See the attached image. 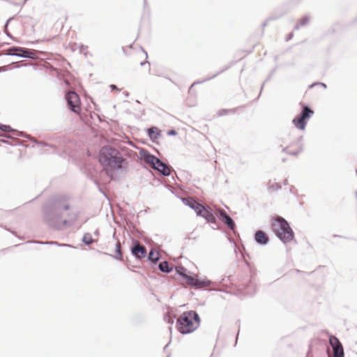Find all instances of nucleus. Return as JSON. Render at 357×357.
I'll list each match as a JSON object with an SVG mask.
<instances>
[{
	"label": "nucleus",
	"mask_w": 357,
	"mask_h": 357,
	"mask_svg": "<svg viewBox=\"0 0 357 357\" xmlns=\"http://www.w3.org/2000/svg\"><path fill=\"white\" fill-rule=\"evenodd\" d=\"M200 319L193 310L183 312L176 319V327L182 334H188L198 328Z\"/></svg>",
	"instance_id": "obj_1"
},
{
	"label": "nucleus",
	"mask_w": 357,
	"mask_h": 357,
	"mask_svg": "<svg viewBox=\"0 0 357 357\" xmlns=\"http://www.w3.org/2000/svg\"><path fill=\"white\" fill-rule=\"evenodd\" d=\"M271 229L275 234L284 243L293 241L294 233L287 221L280 216L271 218Z\"/></svg>",
	"instance_id": "obj_2"
},
{
	"label": "nucleus",
	"mask_w": 357,
	"mask_h": 357,
	"mask_svg": "<svg viewBox=\"0 0 357 357\" xmlns=\"http://www.w3.org/2000/svg\"><path fill=\"white\" fill-rule=\"evenodd\" d=\"M176 271L185 280L186 283L195 288H202L208 287L211 282L205 279H199L197 275H190L185 268L182 266H176Z\"/></svg>",
	"instance_id": "obj_3"
},
{
	"label": "nucleus",
	"mask_w": 357,
	"mask_h": 357,
	"mask_svg": "<svg viewBox=\"0 0 357 357\" xmlns=\"http://www.w3.org/2000/svg\"><path fill=\"white\" fill-rule=\"evenodd\" d=\"M6 56H15L20 58H27L35 60L38 58L33 50L25 47L13 46L5 51L3 53Z\"/></svg>",
	"instance_id": "obj_4"
},
{
	"label": "nucleus",
	"mask_w": 357,
	"mask_h": 357,
	"mask_svg": "<svg viewBox=\"0 0 357 357\" xmlns=\"http://www.w3.org/2000/svg\"><path fill=\"white\" fill-rule=\"evenodd\" d=\"M144 162L151 167L158 170L159 172L165 176L170 174L171 169L168 165L161 162L158 158H143Z\"/></svg>",
	"instance_id": "obj_5"
},
{
	"label": "nucleus",
	"mask_w": 357,
	"mask_h": 357,
	"mask_svg": "<svg viewBox=\"0 0 357 357\" xmlns=\"http://www.w3.org/2000/svg\"><path fill=\"white\" fill-rule=\"evenodd\" d=\"M66 100L68 108L75 113H79L80 109V99L74 91H69L66 94Z\"/></svg>",
	"instance_id": "obj_6"
},
{
	"label": "nucleus",
	"mask_w": 357,
	"mask_h": 357,
	"mask_svg": "<svg viewBox=\"0 0 357 357\" xmlns=\"http://www.w3.org/2000/svg\"><path fill=\"white\" fill-rule=\"evenodd\" d=\"M122 158H100V163L105 167L107 172L112 169H119L121 167Z\"/></svg>",
	"instance_id": "obj_7"
},
{
	"label": "nucleus",
	"mask_w": 357,
	"mask_h": 357,
	"mask_svg": "<svg viewBox=\"0 0 357 357\" xmlns=\"http://www.w3.org/2000/svg\"><path fill=\"white\" fill-rule=\"evenodd\" d=\"M329 343L333 348V357H344V349L340 340L333 335H330Z\"/></svg>",
	"instance_id": "obj_8"
},
{
	"label": "nucleus",
	"mask_w": 357,
	"mask_h": 357,
	"mask_svg": "<svg viewBox=\"0 0 357 357\" xmlns=\"http://www.w3.org/2000/svg\"><path fill=\"white\" fill-rule=\"evenodd\" d=\"M197 215L203 217L208 222L215 223L216 220L215 215L206 208L204 206H201L200 208L196 212Z\"/></svg>",
	"instance_id": "obj_9"
},
{
	"label": "nucleus",
	"mask_w": 357,
	"mask_h": 357,
	"mask_svg": "<svg viewBox=\"0 0 357 357\" xmlns=\"http://www.w3.org/2000/svg\"><path fill=\"white\" fill-rule=\"evenodd\" d=\"M216 214L220 216V218L227 225L229 229H234L235 223L234 220L230 218V216L227 215L225 210L218 208L216 210Z\"/></svg>",
	"instance_id": "obj_10"
},
{
	"label": "nucleus",
	"mask_w": 357,
	"mask_h": 357,
	"mask_svg": "<svg viewBox=\"0 0 357 357\" xmlns=\"http://www.w3.org/2000/svg\"><path fill=\"white\" fill-rule=\"evenodd\" d=\"M132 253L137 258L142 259L145 257L146 255V250L145 247L137 243L132 249Z\"/></svg>",
	"instance_id": "obj_11"
},
{
	"label": "nucleus",
	"mask_w": 357,
	"mask_h": 357,
	"mask_svg": "<svg viewBox=\"0 0 357 357\" xmlns=\"http://www.w3.org/2000/svg\"><path fill=\"white\" fill-rule=\"evenodd\" d=\"M119 152L116 149L109 146H104L99 153L98 156H118Z\"/></svg>",
	"instance_id": "obj_12"
},
{
	"label": "nucleus",
	"mask_w": 357,
	"mask_h": 357,
	"mask_svg": "<svg viewBox=\"0 0 357 357\" xmlns=\"http://www.w3.org/2000/svg\"><path fill=\"white\" fill-rule=\"evenodd\" d=\"M182 202L185 205L190 206L192 209L195 211V212L197 211L199 208H200V206L202 204H199L196 200H195L192 197H187V198H183Z\"/></svg>",
	"instance_id": "obj_13"
},
{
	"label": "nucleus",
	"mask_w": 357,
	"mask_h": 357,
	"mask_svg": "<svg viewBox=\"0 0 357 357\" xmlns=\"http://www.w3.org/2000/svg\"><path fill=\"white\" fill-rule=\"evenodd\" d=\"M314 114V111L307 105H304L302 107L301 113L298 114L300 117L307 121L311 116Z\"/></svg>",
	"instance_id": "obj_14"
},
{
	"label": "nucleus",
	"mask_w": 357,
	"mask_h": 357,
	"mask_svg": "<svg viewBox=\"0 0 357 357\" xmlns=\"http://www.w3.org/2000/svg\"><path fill=\"white\" fill-rule=\"evenodd\" d=\"M255 238L257 242L261 244H266L269 240L266 234L261 230H259L255 233Z\"/></svg>",
	"instance_id": "obj_15"
},
{
	"label": "nucleus",
	"mask_w": 357,
	"mask_h": 357,
	"mask_svg": "<svg viewBox=\"0 0 357 357\" xmlns=\"http://www.w3.org/2000/svg\"><path fill=\"white\" fill-rule=\"evenodd\" d=\"M69 205L68 204L56 203L53 206L52 211L54 216H57L62 211L68 210Z\"/></svg>",
	"instance_id": "obj_16"
},
{
	"label": "nucleus",
	"mask_w": 357,
	"mask_h": 357,
	"mask_svg": "<svg viewBox=\"0 0 357 357\" xmlns=\"http://www.w3.org/2000/svg\"><path fill=\"white\" fill-rule=\"evenodd\" d=\"M292 123L296 128L301 130L305 128L307 124V121L298 115L293 119Z\"/></svg>",
	"instance_id": "obj_17"
},
{
	"label": "nucleus",
	"mask_w": 357,
	"mask_h": 357,
	"mask_svg": "<svg viewBox=\"0 0 357 357\" xmlns=\"http://www.w3.org/2000/svg\"><path fill=\"white\" fill-rule=\"evenodd\" d=\"M147 132L149 137L153 140L158 139L160 136V130L156 127L148 128Z\"/></svg>",
	"instance_id": "obj_18"
},
{
	"label": "nucleus",
	"mask_w": 357,
	"mask_h": 357,
	"mask_svg": "<svg viewBox=\"0 0 357 357\" xmlns=\"http://www.w3.org/2000/svg\"><path fill=\"white\" fill-rule=\"evenodd\" d=\"M310 21V18L308 16L305 15L303 17H302L298 24H296L294 26V30H298L300 29L301 26H305Z\"/></svg>",
	"instance_id": "obj_19"
},
{
	"label": "nucleus",
	"mask_w": 357,
	"mask_h": 357,
	"mask_svg": "<svg viewBox=\"0 0 357 357\" xmlns=\"http://www.w3.org/2000/svg\"><path fill=\"white\" fill-rule=\"evenodd\" d=\"M149 259L153 262H156L160 258V254L157 250H151L149 254Z\"/></svg>",
	"instance_id": "obj_20"
},
{
	"label": "nucleus",
	"mask_w": 357,
	"mask_h": 357,
	"mask_svg": "<svg viewBox=\"0 0 357 357\" xmlns=\"http://www.w3.org/2000/svg\"><path fill=\"white\" fill-rule=\"evenodd\" d=\"M228 68V67L224 68L223 70H222L221 71L215 73V75H213V76L210 77H207L204 79H203L202 81H197V82H195L192 85H191V87H193L196 84H201V83H204L206 81H209L211 80V79L217 77L218 75H220V73H222V72H224L225 70H226Z\"/></svg>",
	"instance_id": "obj_21"
},
{
	"label": "nucleus",
	"mask_w": 357,
	"mask_h": 357,
	"mask_svg": "<svg viewBox=\"0 0 357 357\" xmlns=\"http://www.w3.org/2000/svg\"><path fill=\"white\" fill-rule=\"evenodd\" d=\"M159 268L161 271L165 273H169L172 271V268L169 267L167 261H162L159 264Z\"/></svg>",
	"instance_id": "obj_22"
},
{
	"label": "nucleus",
	"mask_w": 357,
	"mask_h": 357,
	"mask_svg": "<svg viewBox=\"0 0 357 357\" xmlns=\"http://www.w3.org/2000/svg\"><path fill=\"white\" fill-rule=\"evenodd\" d=\"M114 257L117 259H122V253L121 251V243L119 241H117L116 243V255Z\"/></svg>",
	"instance_id": "obj_23"
},
{
	"label": "nucleus",
	"mask_w": 357,
	"mask_h": 357,
	"mask_svg": "<svg viewBox=\"0 0 357 357\" xmlns=\"http://www.w3.org/2000/svg\"><path fill=\"white\" fill-rule=\"evenodd\" d=\"M0 130L3 132H10L14 131V130L10 126L7 125H3L0 123Z\"/></svg>",
	"instance_id": "obj_24"
},
{
	"label": "nucleus",
	"mask_w": 357,
	"mask_h": 357,
	"mask_svg": "<svg viewBox=\"0 0 357 357\" xmlns=\"http://www.w3.org/2000/svg\"><path fill=\"white\" fill-rule=\"evenodd\" d=\"M139 154H140L139 156H146V157H148V156H155L154 155L150 153L149 151H146L144 149H141L140 152H139Z\"/></svg>",
	"instance_id": "obj_25"
},
{
	"label": "nucleus",
	"mask_w": 357,
	"mask_h": 357,
	"mask_svg": "<svg viewBox=\"0 0 357 357\" xmlns=\"http://www.w3.org/2000/svg\"><path fill=\"white\" fill-rule=\"evenodd\" d=\"M167 135H176V131L175 130H170L168 131L167 132Z\"/></svg>",
	"instance_id": "obj_26"
},
{
	"label": "nucleus",
	"mask_w": 357,
	"mask_h": 357,
	"mask_svg": "<svg viewBox=\"0 0 357 357\" xmlns=\"http://www.w3.org/2000/svg\"><path fill=\"white\" fill-rule=\"evenodd\" d=\"M109 87L112 90H119V88L115 84H111Z\"/></svg>",
	"instance_id": "obj_27"
},
{
	"label": "nucleus",
	"mask_w": 357,
	"mask_h": 357,
	"mask_svg": "<svg viewBox=\"0 0 357 357\" xmlns=\"http://www.w3.org/2000/svg\"><path fill=\"white\" fill-rule=\"evenodd\" d=\"M229 112V110L227 109H222L220 112V115L226 114Z\"/></svg>",
	"instance_id": "obj_28"
},
{
	"label": "nucleus",
	"mask_w": 357,
	"mask_h": 357,
	"mask_svg": "<svg viewBox=\"0 0 357 357\" xmlns=\"http://www.w3.org/2000/svg\"><path fill=\"white\" fill-rule=\"evenodd\" d=\"M11 20H12V18H9V19H8V20L6 21V24H5V26H4V28H5V31H6V30H7L8 24V22H9Z\"/></svg>",
	"instance_id": "obj_29"
},
{
	"label": "nucleus",
	"mask_w": 357,
	"mask_h": 357,
	"mask_svg": "<svg viewBox=\"0 0 357 357\" xmlns=\"http://www.w3.org/2000/svg\"><path fill=\"white\" fill-rule=\"evenodd\" d=\"M87 49V47L86 46H84L83 45H81V49H80V51L81 52H84L85 50Z\"/></svg>",
	"instance_id": "obj_30"
},
{
	"label": "nucleus",
	"mask_w": 357,
	"mask_h": 357,
	"mask_svg": "<svg viewBox=\"0 0 357 357\" xmlns=\"http://www.w3.org/2000/svg\"><path fill=\"white\" fill-rule=\"evenodd\" d=\"M292 37H293V33H290L287 38V40L291 39Z\"/></svg>",
	"instance_id": "obj_31"
},
{
	"label": "nucleus",
	"mask_w": 357,
	"mask_h": 357,
	"mask_svg": "<svg viewBox=\"0 0 357 357\" xmlns=\"http://www.w3.org/2000/svg\"><path fill=\"white\" fill-rule=\"evenodd\" d=\"M35 142H36L38 146H46V144H45V143H39V142H37L36 141H35Z\"/></svg>",
	"instance_id": "obj_32"
},
{
	"label": "nucleus",
	"mask_w": 357,
	"mask_h": 357,
	"mask_svg": "<svg viewBox=\"0 0 357 357\" xmlns=\"http://www.w3.org/2000/svg\"><path fill=\"white\" fill-rule=\"evenodd\" d=\"M149 63L147 61H144L140 63V66H143L145 63Z\"/></svg>",
	"instance_id": "obj_33"
},
{
	"label": "nucleus",
	"mask_w": 357,
	"mask_h": 357,
	"mask_svg": "<svg viewBox=\"0 0 357 357\" xmlns=\"http://www.w3.org/2000/svg\"><path fill=\"white\" fill-rule=\"evenodd\" d=\"M67 224H68L67 220H63V225L64 226L67 225Z\"/></svg>",
	"instance_id": "obj_34"
},
{
	"label": "nucleus",
	"mask_w": 357,
	"mask_h": 357,
	"mask_svg": "<svg viewBox=\"0 0 357 357\" xmlns=\"http://www.w3.org/2000/svg\"><path fill=\"white\" fill-rule=\"evenodd\" d=\"M6 35L9 37V38H13V36H11L10 33H9L8 32L6 31Z\"/></svg>",
	"instance_id": "obj_35"
},
{
	"label": "nucleus",
	"mask_w": 357,
	"mask_h": 357,
	"mask_svg": "<svg viewBox=\"0 0 357 357\" xmlns=\"http://www.w3.org/2000/svg\"><path fill=\"white\" fill-rule=\"evenodd\" d=\"M323 87L326 88V85L324 83H319Z\"/></svg>",
	"instance_id": "obj_36"
},
{
	"label": "nucleus",
	"mask_w": 357,
	"mask_h": 357,
	"mask_svg": "<svg viewBox=\"0 0 357 357\" xmlns=\"http://www.w3.org/2000/svg\"><path fill=\"white\" fill-rule=\"evenodd\" d=\"M143 52L145 54L146 58H147L148 57L147 52L144 50H143Z\"/></svg>",
	"instance_id": "obj_37"
},
{
	"label": "nucleus",
	"mask_w": 357,
	"mask_h": 357,
	"mask_svg": "<svg viewBox=\"0 0 357 357\" xmlns=\"http://www.w3.org/2000/svg\"><path fill=\"white\" fill-rule=\"evenodd\" d=\"M124 95H125L126 97H128V96H129V93H128V92H124Z\"/></svg>",
	"instance_id": "obj_38"
},
{
	"label": "nucleus",
	"mask_w": 357,
	"mask_h": 357,
	"mask_svg": "<svg viewBox=\"0 0 357 357\" xmlns=\"http://www.w3.org/2000/svg\"><path fill=\"white\" fill-rule=\"evenodd\" d=\"M43 153H45V154H50V153H51V152L45 151Z\"/></svg>",
	"instance_id": "obj_39"
},
{
	"label": "nucleus",
	"mask_w": 357,
	"mask_h": 357,
	"mask_svg": "<svg viewBox=\"0 0 357 357\" xmlns=\"http://www.w3.org/2000/svg\"><path fill=\"white\" fill-rule=\"evenodd\" d=\"M262 89H263V86L261 87V91H262ZM261 91H260V93H261Z\"/></svg>",
	"instance_id": "obj_40"
},
{
	"label": "nucleus",
	"mask_w": 357,
	"mask_h": 357,
	"mask_svg": "<svg viewBox=\"0 0 357 357\" xmlns=\"http://www.w3.org/2000/svg\"><path fill=\"white\" fill-rule=\"evenodd\" d=\"M27 0H25V1H26Z\"/></svg>",
	"instance_id": "obj_41"
}]
</instances>
